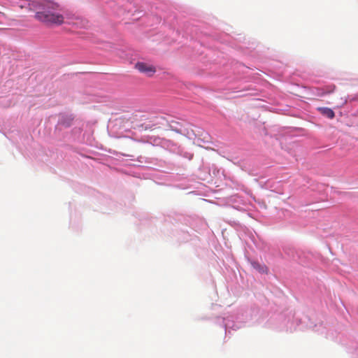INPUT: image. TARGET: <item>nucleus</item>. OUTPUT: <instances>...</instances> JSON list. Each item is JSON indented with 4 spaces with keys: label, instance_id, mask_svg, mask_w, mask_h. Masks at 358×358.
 <instances>
[{
    "label": "nucleus",
    "instance_id": "4",
    "mask_svg": "<svg viewBox=\"0 0 358 358\" xmlns=\"http://www.w3.org/2000/svg\"><path fill=\"white\" fill-rule=\"evenodd\" d=\"M319 111L324 116L329 119H333L335 116L334 112L329 108H319Z\"/></svg>",
    "mask_w": 358,
    "mask_h": 358
},
{
    "label": "nucleus",
    "instance_id": "1",
    "mask_svg": "<svg viewBox=\"0 0 358 358\" xmlns=\"http://www.w3.org/2000/svg\"><path fill=\"white\" fill-rule=\"evenodd\" d=\"M57 4L47 0H29L28 7L30 10L35 12V18L48 24L60 25L64 22L74 25L76 28H87L89 21L78 16H67L64 22V17L55 12Z\"/></svg>",
    "mask_w": 358,
    "mask_h": 358
},
{
    "label": "nucleus",
    "instance_id": "3",
    "mask_svg": "<svg viewBox=\"0 0 358 358\" xmlns=\"http://www.w3.org/2000/svg\"><path fill=\"white\" fill-rule=\"evenodd\" d=\"M251 265L253 268L257 270L258 272L261 273H268V268L265 264H262L258 262H252Z\"/></svg>",
    "mask_w": 358,
    "mask_h": 358
},
{
    "label": "nucleus",
    "instance_id": "2",
    "mask_svg": "<svg viewBox=\"0 0 358 358\" xmlns=\"http://www.w3.org/2000/svg\"><path fill=\"white\" fill-rule=\"evenodd\" d=\"M135 68L149 77L152 76L156 72L155 66L146 62H138L135 64Z\"/></svg>",
    "mask_w": 358,
    "mask_h": 358
}]
</instances>
